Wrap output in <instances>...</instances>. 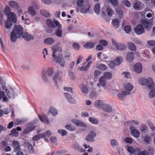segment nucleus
<instances>
[{
	"instance_id": "1",
	"label": "nucleus",
	"mask_w": 155,
	"mask_h": 155,
	"mask_svg": "<svg viewBox=\"0 0 155 155\" xmlns=\"http://www.w3.org/2000/svg\"><path fill=\"white\" fill-rule=\"evenodd\" d=\"M51 49L53 51L52 55V61L59 64L61 67H64L66 65V63L65 60L63 58L62 54H59L58 56H57L58 52H61L62 50L61 47H59L57 45H54L51 47Z\"/></svg>"
},
{
	"instance_id": "2",
	"label": "nucleus",
	"mask_w": 155,
	"mask_h": 155,
	"mask_svg": "<svg viewBox=\"0 0 155 155\" xmlns=\"http://www.w3.org/2000/svg\"><path fill=\"white\" fill-rule=\"evenodd\" d=\"M23 29L22 27L20 25L14 26L10 35V39L12 42H15L16 39L19 38L23 33Z\"/></svg>"
},
{
	"instance_id": "3",
	"label": "nucleus",
	"mask_w": 155,
	"mask_h": 155,
	"mask_svg": "<svg viewBox=\"0 0 155 155\" xmlns=\"http://www.w3.org/2000/svg\"><path fill=\"white\" fill-rule=\"evenodd\" d=\"M78 6L77 9L78 11L83 14L87 12V7L86 3L84 0H78L76 2Z\"/></svg>"
},
{
	"instance_id": "4",
	"label": "nucleus",
	"mask_w": 155,
	"mask_h": 155,
	"mask_svg": "<svg viewBox=\"0 0 155 155\" xmlns=\"http://www.w3.org/2000/svg\"><path fill=\"white\" fill-rule=\"evenodd\" d=\"M139 83L142 85H146L147 83L149 84L148 87L150 89H152L154 87V84L152 78H150L148 79L145 78H141L139 80Z\"/></svg>"
},
{
	"instance_id": "5",
	"label": "nucleus",
	"mask_w": 155,
	"mask_h": 155,
	"mask_svg": "<svg viewBox=\"0 0 155 155\" xmlns=\"http://www.w3.org/2000/svg\"><path fill=\"white\" fill-rule=\"evenodd\" d=\"M39 6L36 3H33L31 6H29L28 8V13L32 16H34L36 14V12L35 9L39 8Z\"/></svg>"
},
{
	"instance_id": "6",
	"label": "nucleus",
	"mask_w": 155,
	"mask_h": 155,
	"mask_svg": "<svg viewBox=\"0 0 155 155\" xmlns=\"http://www.w3.org/2000/svg\"><path fill=\"white\" fill-rule=\"evenodd\" d=\"M54 22L55 25L59 28V29H58L55 32V35L58 37H61L62 36V31L61 29V25L58 21H54Z\"/></svg>"
},
{
	"instance_id": "7",
	"label": "nucleus",
	"mask_w": 155,
	"mask_h": 155,
	"mask_svg": "<svg viewBox=\"0 0 155 155\" xmlns=\"http://www.w3.org/2000/svg\"><path fill=\"white\" fill-rule=\"evenodd\" d=\"M96 135V133L94 129L89 131L88 134V141L92 142L94 141V138Z\"/></svg>"
},
{
	"instance_id": "8",
	"label": "nucleus",
	"mask_w": 155,
	"mask_h": 155,
	"mask_svg": "<svg viewBox=\"0 0 155 155\" xmlns=\"http://www.w3.org/2000/svg\"><path fill=\"white\" fill-rule=\"evenodd\" d=\"M81 91L84 95H87V81L86 80L80 85Z\"/></svg>"
},
{
	"instance_id": "9",
	"label": "nucleus",
	"mask_w": 155,
	"mask_h": 155,
	"mask_svg": "<svg viewBox=\"0 0 155 155\" xmlns=\"http://www.w3.org/2000/svg\"><path fill=\"white\" fill-rule=\"evenodd\" d=\"M130 132L131 135L136 138H137L140 136L139 131L134 126H132L130 127Z\"/></svg>"
},
{
	"instance_id": "10",
	"label": "nucleus",
	"mask_w": 155,
	"mask_h": 155,
	"mask_svg": "<svg viewBox=\"0 0 155 155\" xmlns=\"http://www.w3.org/2000/svg\"><path fill=\"white\" fill-rule=\"evenodd\" d=\"M144 31V28L142 25L140 24L137 25L135 28L134 30L135 32L137 35H140L142 34Z\"/></svg>"
},
{
	"instance_id": "11",
	"label": "nucleus",
	"mask_w": 155,
	"mask_h": 155,
	"mask_svg": "<svg viewBox=\"0 0 155 155\" xmlns=\"http://www.w3.org/2000/svg\"><path fill=\"white\" fill-rule=\"evenodd\" d=\"M130 92L129 91H123L117 94L118 98L121 100H124L126 96L129 95Z\"/></svg>"
},
{
	"instance_id": "12",
	"label": "nucleus",
	"mask_w": 155,
	"mask_h": 155,
	"mask_svg": "<svg viewBox=\"0 0 155 155\" xmlns=\"http://www.w3.org/2000/svg\"><path fill=\"white\" fill-rule=\"evenodd\" d=\"M64 96L67 101L70 103L74 104L75 102V100L68 93L65 92L64 94Z\"/></svg>"
},
{
	"instance_id": "13",
	"label": "nucleus",
	"mask_w": 155,
	"mask_h": 155,
	"mask_svg": "<svg viewBox=\"0 0 155 155\" xmlns=\"http://www.w3.org/2000/svg\"><path fill=\"white\" fill-rule=\"evenodd\" d=\"M42 138H43L44 140L46 141H49L48 139L46 137L45 134L41 133L39 134L36 135L33 137V140L35 141H37Z\"/></svg>"
},
{
	"instance_id": "14",
	"label": "nucleus",
	"mask_w": 155,
	"mask_h": 155,
	"mask_svg": "<svg viewBox=\"0 0 155 155\" xmlns=\"http://www.w3.org/2000/svg\"><path fill=\"white\" fill-rule=\"evenodd\" d=\"M102 110L104 112L107 113H110L112 111V109L110 105L105 103Z\"/></svg>"
},
{
	"instance_id": "15",
	"label": "nucleus",
	"mask_w": 155,
	"mask_h": 155,
	"mask_svg": "<svg viewBox=\"0 0 155 155\" xmlns=\"http://www.w3.org/2000/svg\"><path fill=\"white\" fill-rule=\"evenodd\" d=\"M8 5L11 8L16 10L20 8L19 4L14 1H9L8 3Z\"/></svg>"
},
{
	"instance_id": "16",
	"label": "nucleus",
	"mask_w": 155,
	"mask_h": 155,
	"mask_svg": "<svg viewBox=\"0 0 155 155\" xmlns=\"http://www.w3.org/2000/svg\"><path fill=\"white\" fill-rule=\"evenodd\" d=\"M22 37L25 40L27 41H29L31 40H33L34 38V36L33 35L29 34L26 32H24L23 34Z\"/></svg>"
},
{
	"instance_id": "17",
	"label": "nucleus",
	"mask_w": 155,
	"mask_h": 155,
	"mask_svg": "<svg viewBox=\"0 0 155 155\" xmlns=\"http://www.w3.org/2000/svg\"><path fill=\"white\" fill-rule=\"evenodd\" d=\"M142 26L147 31L149 30L152 28L148 21L146 20H142L141 21Z\"/></svg>"
},
{
	"instance_id": "18",
	"label": "nucleus",
	"mask_w": 155,
	"mask_h": 155,
	"mask_svg": "<svg viewBox=\"0 0 155 155\" xmlns=\"http://www.w3.org/2000/svg\"><path fill=\"white\" fill-rule=\"evenodd\" d=\"M105 103L102 100H98L95 102L94 106L96 107L102 109Z\"/></svg>"
},
{
	"instance_id": "19",
	"label": "nucleus",
	"mask_w": 155,
	"mask_h": 155,
	"mask_svg": "<svg viewBox=\"0 0 155 155\" xmlns=\"http://www.w3.org/2000/svg\"><path fill=\"white\" fill-rule=\"evenodd\" d=\"M71 122L74 125L78 127H85L86 126L84 123L77 119H73L71 120Z\"/></svg>"
},
{
	"instance_id": "20",
	"label": "nucleus",
	"mask_w": 155,
	"mask_h": 155,
	"mask_svg": "<svg viewBox=\"0 0 155 155\" xmlns=\"http://www.w3.org/2000/svg\"><path fill=\"white\" fill-rule=\"evenodd\" d=\"M59 71H57L55 72L54 76L52 79L51 82L56 86L58 83V78L59 76Z\"/></svg>"
},
{
	"instance_id": "21",
	"label": "nucleus",
	"mask_w": 155,
	"mask_h": 155,
	"mask_svg": "<svg viewBox=\"0 0 155 155\" xmlns=\"http://www.w3.org/2000/svg\"><path fill=\"white\" fill-rule=\"evenodd\" d=\"M142 65L140 63H137L134 66V70L137 73L142 72Z\"/></svg>"
},
{
	"instance_id": "22",
	"label": "nucleus",
	"mask_w": 155,
	"mask_h": 155,
	"mask_svg": "<svg viewBox=\"0 0 155 155\" xmlns=\"http://www.w3.org/2000/svg\"><path fill=\"white\" fill-rule=\"evenodd\" d=\"M134 54L132 52H129L127 53L126 56V60L128 62H132L134 59Z\"/></svg>"
},
{
	"instance_id": "23",
	"label": "nucleus",
	"mask_w": 155,
	"mask_h": 155,
	"mask_svg": "<svg viewBox=\"0 0 155 155\" xmlns=\"http://www.w3.org/2000/svg\"><path fill=\"white\" fill-rule=\"evenodd\" d=\"M12 146L14 148V151L15 152L20 150V145L18 141L13 140L12 142Z\"/></svg>"
},
{
	"instance_id": "24",
	"label": "nucleus",
	"mask_w": 155,
	"mask_h": 155,
	"mask_svg": "<svg viewBox=\"0 0 155 155\" xmlns=\"http://www.w3.org/2000/svg\"><path fill=\"white\" fill-rule=\"evenodd\" d=\"M123 61V58L119 56L115 60L113 61L111 63L115 65L118 66Z\"/></svg>"
},
{
	"instance_id": "25",
	"label": "nucleus",
	"mask_w": 155,
	"mask_h": 155,
	"mask_svg": "<svg viewBox=\"0 0 155 155\" xmlns=\"http://www.w3.org/2000/svg\"><path fill=\"white\" fill-rule=\"evenodd\" d=\"M8 19H9L14 23H16L17 22V18L16 15L14 12H12L8 15Z\"/></svg>"
},
{
	"instance_id": "26",
	"label": "nucleus",
	"mask_w": 155,
	"mask_h": 155,
	"mask_svg": "<svg viewBox=\"0 0 155 155\" xmlns=\"http://www.w3.org/2000/svg\"><path fill=\"white\" fill-rule=\"evenodd\" d=\"M12 23L10 20L7 19L5 22V28L8 29H10L12 27Z\"/></svg>"
},
{
	"instance_id": "27",
	"label": "nucleus",
	"mask_w": 155,
	"mask_h": 155,
	"mask_svg": "<svg viewBox=\"0 0 155 155\" xmlns=\"http://www.w3.org/2000/svg\"><path fill=\"white\" fill-rule=\"evenodd\" d=\"M106 80L104 77H101L99 80V82L97 84V86L98 87L102 86L104 87L106 85Z\"/></svg>"
},
{
	"instance_id": "28",
	"label": "nucleus",
	"mask_w": 155,
	"mask_h": 155,
	"mask_svg": "<svg viewBox=\"0 0 155 155\" xmlns=\"http://www.w3.org/2000/svg\"><path fill=\"white\" fill-rule=\"evenodd\" d=\"M38 117L40 120L42 122L46 124H48L50 122V121L47 117L45 115L43 116L39 115Z\"/></svg>"
},
{
	"instance_id": "29",
	"label": "nucleus",
	"mask_w": 155,
	"mask_h": 155,
	"mask_svg": "<svg viewBox=\"0 0 155 155\" xmlns=\"http://www.w3.org/2000/svg\"><path fill=\"white\" fill-rule=\"evenodd\" d=\"M143 5L140 2L135 3L134 5V8L136 10H140L143 9Z\"/></svg>"
},
{
	"instance_id": "30",
	"label": "nucleus",
	"mask_w": 155,
	"mask_h": 155,
	"mask_svg": "<svg viewBox=\"0 0 155 155\" xmlns=\"http://www.w3.org/2000/svg\"><path fill=\"white\" fill-rule=\"evenodd\" d=\"M127 47L132 51H135L136 50V47L134 43L132 42H129L127 43Z\"/></svg>"
},
{
	"instance_id": "31",
	"label": "nucleus",
	"mask_w": 155,
	"mask_h": 155,
	"mask_svg": "<svg viewBox=\"0 0 155 155\" xmlns=\"http://www.w3.org/2000/svg\"><path fill=\"white\" fill-rule=\"evenodd\" d=\"M46 73L49 78L52 77L54 73V71L53 68H48L46 71Z\"/></svg>"
},
{
	"instance_id": "32",
	"label": "nucleus",
	"mask_w": 155,
	"mask_h": 155,
	"mask_svg": "<svg viewBox=\"0 0 155 155\" xmlns=\"http://www.w3.org/2000/svg\"><path fill=\"white\" fill-rule=\"evenodd\" d=\"M54 40L51 38H47L44 40V43L46 45H51L54 42Z\"/></svg>"
},
{
	"instance_id": "33",
	"label": "nucleus",
	"mask_w": 155,
	"mask_h": 155,
	"mask_svg": "<svg viewBox=\"0 0 155 155\" xmlns=\"http://www.w3.org/2000/svg\"><path fill=\"white\" fill-rule=\"evenodd\" d=\"M55 20H53V21L50 19H47L46 20V22L47 25L49 27L51 28H54L55 27V24L54 22V21Z\"/></svg>"
},
{
	"instance_id": "34",
	"label": "nucleus",
	"mask_w": 155,
	"mask_h": 155,
	"mask_svg": "<svg viewBox=\"0 0 155 155\" xmlns=\"http://www.w3.org/2000/svg\"><path fill=\"white\" fill-rule=\"evenodd\" d=\"M87 59H86V61L82 64V66L81 67H78V68L81 71H86L87 70Z\"/></svg>"
},
{
	"instance_id": "35",
	"label": "nucleus",
	"mask_w": 155,
	"mask_h": 155,
	"mask_svg": "<svg viewBox=\"0 0 155 155\" xmlns=\"http://www.w3.org/2000/svg\"><path fill=\"white\" fill-rule=\"evenodd\" d=\"M3 6L2 4L0 5V22L1 24L2 25L3 21Z\"/></svg>"
},
{
	"instance_id": "36",
	"label": "nucleus",
	"mask_w": 155,
	"mask_h": 155,
	"mask_svg": "<svg viewBox=\"0 0 155 155\" xmlns=\"http://www.w3.org/2000/svg\"><path fill=\"white\" fill-rule=\"evenodd\" d=\"M112 23L113 27L115 29H117L119 27V22L118 20L116 19H114L112 21Z\"/></svg>"
},
{
	"instance_id": "37",
	"label": "nucleus",
	"mask_w": 155,
	"mask_h": 155,
	"mask_svg": "<svg viewBox=\"0 0 155 155\" xmlns=\"http://www.w3.org/2000/svg\"><path fill=\"white\" fill-rule=\"evenodd\" d=\"M49 112L54 116L58 114L57 110L53 107H51L50 108L49 110Z\"/></svg>"
},
{
	"instance_id": "38",
	"label": "nucleus",
	"mask_w": 155,
	"mask_h": 155,
	"mask_svg": "<svg viewBox=\"0 0 155 155\" xmlns=\"http://www.w3.org/2000/svg\"><path fill=\"white\" fill-rule=\"evenodd\" d=\"M126 48V46L122 43H119L118 44V46L117 47L116 49L117 50H119L120 51L124 50Z\"/></svg>"
},
{
	"instance_id": "39",
	"label": "nucleus",
	"mask_w": 155,
	"mask_h": 155,
	"mask_svg": "<svg viewBox=\"0 0 155 155\" xmlns=\"http://www.w3.org/2000/svg\"><path fill=\"white\" fill-rule=\"evenodd\" d=\"M40 13L42 15L46 17H48L50 15V13L48 11L45 10H40Z\"/></svg>"
},
{
	"instance_id": "40",
	"label": "nucleus",
	"mask_w": 155,
	"mask_h": 155,
	"mask_svg": "<svg viewBox=\"0 0 155 155\" xmlns=\"http://www.w3.org/2000/svg\"><path fill=\"white\" fill-rule=\"evenodd\" d=\"M124 88L127 90L126 91H129L132 90L133 88V86L132 84L130 83H127L124 86Z\"/></svg>"
},
{
	"instance_id": "41",
	"label": "nucleus",
	"mask_w": 155,
	"mask_h": 155,
	"mask_svg": "<svg viewBox=\"0 0 155 155\" xmlns=\"http://www.w3.org/2000/svg\"><path fill=\"white\" fill-rule=\"evenodd\" d=\"M100 5L99 3H97L95 5L94 8V11L97 14H99L100 13Z\"/></svg>"
},
{
	"instance_id": "42",
	"label": "nucleus",
	"mask_w": 155,
	"mask_h": 155,
	"mask_svg": "<svg viewBox=\"0 0 155 155\" xmlns=\"http://www.w3.org/2000/svg\"><path fill=\"white\" fill-rule=\"evenodd\" d=\"M35 128L33 126H31L26 127L24 130L23 133L24 134H27L29 132Z\"/></svg>"
},
{
	"instance_id": "43",
	"label": "nucleus",
	"mask_w": 155,
	"mask_h": 155,
	"mask_svg": "<svg viewBox=\"0 0 155 155\" xmlns=\"http://www.w3.org/2000/svg\"><path fill=\"white\" fill-rule=\"evenodd\" d=\"M107 15L109 16H111L113 14L114 11L113 10L110 8L107 7L106 10Z\"/></svg>"
},
{
	"instance_id": "44",
	"label": "nucleus",
	"mask_w": 155,
	"mask_h": 155,
	"mask_svg": "<svg viewBox=\"0 0 155 155\" xmlns=\"http://www.w3.org/2000/svg\"><path fill=\"white\" fill-rule=\"evenodd\" d=\"M148 96L150 98L152 99L155 97V89H152L149 93Z\"/></svg>"
},
{
	"instance_id": "45",
	"label": "nucleus",
	"mask_w": 155,
	"mask_h": 155,
	"mask_svg": "<svg viewBox=\"0 0 155 155\" xmlns=\"http://www.w3.org/2000/svg\"><path fill=\"white\" fill-rule=\"evenodd\" d=\"M103 77L104 78L109 79L112 78V75L110 72H106L104 73Z\"/></svg>"
},
{
	"instance_id": "46",
	"label": "nucleus",
	"mask_w": 155,
	"mask_h": 155,
	"mask_svg": "<svg viewBox=\"0 0 155 155\" xmlns=\"http://www.w3.org/2000/svg\"><path fill=\"white\" fill-rule=\"evenodd\" d=\"M4 12L6 15H8L12 13L11 11V9L8 6H6L4 9Z\"/></svg>"
},
{
	"instance_id": "47",
	"label": "nucleus",
	"mask_w": 155,
	"mask_h": 155,
	"mask_svg": "<svg viewBox=\"0 0 155 155\" xmlns=\"http://www.w3.org/2000/svg\"><path fill=\"white\" fill-rule=\"evenodd\" d=\"M10 135L11 136L17 137L18 135V133L15 129H13L11 130Z\"/></svg>"
},
{
	"instance_id": "48",
	"label": "nucleus",
	"mask_w": 155,
	"mask_h": 155,
	"mask_svg": "<svg viewBox=\"0 0 155 155\" xmlns=\"http://www.w3.org/2000/svg\"><path fill=\"white\" fill-rule=\"evenodd\" d=\"M144 140L146 144H148L150 143L151 140V138L147 134L144 137Z\"/></svg>"
},
{
	"instance_id": "49",
	"label": "nucleus",
	"mask_w": 155,
	"mask_h": 155,
	"mask_svg": "<svg viewBox=\"0 0 155 155\" xmlns=\"http://www.w3.org/2000/svg\"><path fill=\"white\" fill-rule=\"evenodd\" d=\"M89 120L90 122L94 124H98V120L94 117H90L89 118Z\"/></svg>"
},
{
	"instance_id": "50",
	"label": "nucleus",
	"mask_w": 155,
	"mask_h": 155,
	"mask_svg": "<svg viewBox=\"0 0 155 155\" xmlns=\"http://www.w3.org/2000/svg\"><path fill=\"white\" fill-rule=\"evenodd\" d=\"M98 43L99 44L102 45L103 46H106L108 45V43L107 41L105 40L102 39L100 40Z\"/></svg>"
},
{
	"instance_id": "51",
	"label": "nucleus",
	"mask_w": 155,
	"mask_h": 155,
	"mask_svg": "<svg viewBox=\"0 0 155 155\" xmlns=\"http://www.w3.org/2000/svg\"><path fill=\"white\" fill-rule=\"evenodd\" d=\"M58 132L63 136H65L67 134V132L64 130L60 129L58 130Z\"/></svg>"
},
{
	"instance_id": "52",
	"label": "nucleus",
	"mask_w": 155,
	"mask_h": 155,
	"mask_svg": "<svg viewBox=\"0 0 155 155\" xmlns=\"http://www.w3.org/2000/svg\"><path fill=\"white\" fill-rule=\"evenodd\" d=\"M148 128L146 125H142L140 128V131L143 133H147V132Z\"/></svg>"
},
{
	"instance_id": "53",
	"label": "nucleus",
	"mask_w": 155,
	"mask_h": 155,
	"mask_svg": "<svg viewBox=\"0 0 155 155\" xmlns=\"http://www.w3.org/2000/svg\"><path fill=\"white\" fill-rule=\"evenodd\" d=\"M63 90L64 91L71 92L72 94L73 93L72 88L71 87H64L63 88Z\"/></svg>"
},
{
	"instance_id": "54",
	"label": "nucleus",
	"mask_w": 155,
	"mask_h": 155,
	"mask_svg": "<svg viewBox=\"0 0 155 155\" xmlns=\"http://www.w3.org/2000/svg\"><path fill=\"white\" fill-rule=\"evenodd\" d=\"M110 143L113 147H114L118 145V142L115 140L114 139H112L110 141Z\"/></svg>"
},
{
	"instance_id": "55",
	"label": "nucleus",
	"mask_w": 155,
	"mask_h": 155,
	"mask_svg": "<svg viewBox=\"0 0 155 155\" xmlns=\"http://www.w3.org/2000/svg\"><path fill=\"white\" fill-rule=\"evenodd\" d=\"M98 68L101 70H105L107 69V67L104 64H101L98 66Z\"/></svg>"
},
{
	"instance_id": "56",
	"label": "nucleus",
	"mask_w": 155,
	"mask_h": 155,
	"mask_svg": "<svg viewBox=\"0 0 155 155\" xmlns=\"http://www.w3.org/2000/svg\"><path fill=\"white\" fill-rule=\"evenodd\" d=\"M124 30L126 33H128L131 31V29L130 26L127 25L124 27Z\"/></svg>"
},
{
	"instance_id": "57",
	"label": "nucleus",
	"mask_w": 155,
	"mask_h": 155,
	"mask_svg": "<svg viewBox=\"0 0 155 155\" xmlns=\"http://www.w3.org/2000/svg\"><path fill=\"white\" fill-rule=\"evenodd\" d=\"M116 11L117 13L120 17H122L123 16V13L120 8H117Z\"/></svg>"
},
{
	"instance_id": "58",
	"label": "nucleus",
	"mask_w": 155,
	"mask_h": 155,
	"mask_svg": "<svg viewBox=\"0 0 155 155\" xmlns=\"http://www.w3.org/2000/svg\"><path fill=\"white\" fill-rule=\"evenodd\" d=\"M124 140L126 143H131L133 142V139L128 137H125L124 139Z\"/></svg>"
},
{
	"instance_id": "59",
	"label": "nucleus",
	"mask_w": 155,
	"mask_h": 155,
	"mask_svg": "<svg viewBox=\"0 0 155 155\" xmlns=\"http://www.w3.org/2000/svg\"><path fill=\"white\" fill-rule=\"evenodd\" d=\"M83 59L82 56L81 55H79L77 58L76 60V64L78 65L82 61Z\"/></svg>"
},
{
	"instance_id": "60",
	"label": "nucleus",
	"mask_w": 155,
	"mask_h": 155,
	"mask_svg": "<svg viewBox=\"0 0 155 155\" xmlns=\"http://www.w3.org/2000/svg\"><path fill=\"white\" fill-rule=\"evenodd\" d=\"M122 3L124 5L128 7H130L131 6L130 2L127 0H123Z\"/></svg>"
},
{
	"instance_id": "61",
	"label": "nucleus",
	"mask_w": 155,
	"mask_h": 155,
	"mask_svg": "<svg viewBox=\"0 0 155 155\" xmlns=\"http://www.w3.org/2000/svg\"><path fill=\"white\" fill-rule=\"evenodd\" d=\"M65 128L71 131H74L75 130V128L70 125H67L65 126Z\"/></svg>"
},
{
	"instance_id": "62",
	"label": "nucleus",
	"mask_w": 155,
	"mask_h": 155,
	"mask_svg": "<svg viewBox=\"0 0 155 155\" xmlns=\"http://www.w3.org/2000/svg\"><path fill=\"white\" fill-rule=\"evenodd\" d=\"M148 124L151 131H153L155 130L154 126L153 125V124L151 122H149Z\"/></svg>"
},
{
	"instance_id": "63",
	"label": "nucleus",
	"mask_w": 155,
	"mask_h": 155,
	"mask_svg": "<svg viewBox=\"0 0 155 155\" xmlns=\"http://www.w3.org/2000/svg\"><path fill=\"white\" fill-rule=\"evenodd\" d=\"M96 49L97 51H101L104 48L102 45L99 44L96 46Z\"/></svg>"
},
{
	"instance_id": "64",
	"label": "nucleus",
	"mask_w": 155,
	"mask_h": 155,
	"mask_svg": "<svg viewBox=\"0 0 155 155\" xmlns=\"http://www.w3.org/2000/svg\"><path fill=\"white\" fill-rule=\"evenodd\" d=\"M138 155H149V154L147 151L144 150L143 151H140L138 153Z\"/></svg>"
}]
</instances>
